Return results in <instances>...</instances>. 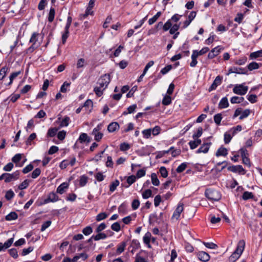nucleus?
Instances as JSON below:
<instances>
[{
    "mask_svg": "<svg viewBox=\"0 0 262 262\" xmlns=\"http://www.w3.org/2000/svg\"><path fill=\"white\" fill-rule=\"evenodd\" d=\"M110 81L111 77L109 74H104L100 76L97 82L98 85L94 89V92L98 97L103 95V91L107 88Z\"/></svg>",
    "mask_w": 262,
    "mask_h": 262,
    "instance_id": "1",
    "label": "nucleus"
},
{
    "mask_svg": "<svg viewBox=\"0 0 262 262\" xmlns=\"http://www.w3.org/2000/svg\"><path fill=\"white\" fill-rule=\"evenodd\" d=\"M205 194L208 199L212 201H218L221 198L220 192L212 188L206 189Z\"/></svg>",
    "mask_w": 262,
    "mask_h": 262,
    "instance_id": "2",
    "label": "nucleus"
},
{
    "mask_svg": "<svg viewBox=\"0 0 262 262\" xmlns=\"http://www.w3.org/2000/svg\"><path fill=\"white\" fill-rule=\"evenodd\" d=\"M248 90L247 86H244L243 84H236L233 89V92L235 94L244 95L247 93Z\"/></svg>",
    "mask_w": 262,
    "mask_h": 262,
    "instance_id": "3",
    "label": "nucleus"
},
{
    "mask_svg": "<svg viewBox=\"0 0 262 262\" xmlns=\"http://www.w3.org/2000/svg\"><path fill=\"white\" fill-rule=\"evenodd\" d=\"M102 125L101 124H99L94 128L92 134L95 137V140L97 142H99L101 140L103 137V134L100 132V130L101 129Z\"/></svg>",
    "mask_w": 262,
    "mask_h": 262,
    "instance_id": "4",
    "label": "nucleus"
},
{
    "mask_svg": "<svg viewBox=\"0 0 262 262\" xmlns=\"http://www.w3.org/2000/svg\"><path fill=\"white\" fill-rule=\"evenodd\" d=\"M184 210L183 204L179 203L172 216V219L178 220L180 216L181 213Z\"/></svg>",
    "mask_w": 262,
    "mask_h": 262,
    "instance_id": "5",
    "label": "nucleus"
},
{
    "mask_svg": "<svg viewBox=\"0 0 262 262\" xmlns=\"http://www.w3.org/2000/svg\"><path fill=\"white\" fill-rule=\"evenodd\" d=\"M59 200L58 196L54 192L50 193L48 198L45 199L42 204H45L50 202H55Z\"/></svg>",
    "mask_w": 262,
    "mask_h": 262,
    "instance_id": "6",
    "label": "nucleus"
},
{
    "mask_svg": "<svg viewBox=\"0 0 262 262\" xmlns=\"http://www.w3.org/2000/svg\"><path fill=\"white\" fill-rule=\"evenodd\" d=\"M228 169L233 172H238L241 174H245L246 173V170L243 168L242 165H233L229 166Z\"/></svg>",
    "mask_w": 262,
    "mask_h": 262,
    "instance_id": "7",
    "label": "nucleus"
},
{
    "mask_svg": "<svg viewBox=\"0 0 262 262\" xmlns=\"http://www.w3.org/2000/svg\"><path fill=\"white\" fill-rule=\"evenodd\" d=\"M19 171H16L12 173H7V177L5 178V182L9 183L12 181L17 180L19 178Z\"/></svg>",
    "mask_w": 262,
    "mask_h": 262,
    "instance_id": "8",
    "label": "nucleus"
},
{
    "mask_svg": "<svg viewBox=\"0 0 262 262\" xmlns=\"http://www.w3.org/2000/svg\"><path fill=\"white\" fill-rule=\"evenodd\" d=\"M223 78L222 76H217L213 81V83L209 88V91L210 92L215 90L218 85H220L222 81Z\"/></svg>",
    "mask_w": 262,
    "mask_h": 262,
    "instance_id": "9",
    "label": "nucleus"
},
{
    "mask_svg": "<svg viewBox=\"0 0 262 262\" xmlns=\"http://www.w3.org/2000/svg\"><path fill=\"white\" fill-rule=\"evenodd\" d=\"M71 25L70 23H66L64 27V31L62 35V42L64 44L66 42L67 38L69 36V28Z\"/></svg>",
    "mask_w": 262,
    "mask_h": 262,
    "instance_id": "10",
    "label": "nucleus"
},
{
    "mask_svg": "<svg viewBox=\"0 0 262 262\" xmlns=\"http://www.w3.org/2000/svg\"><path fill=\"white\" fill-rule=\"evenodd\" d=\"M222 48L220 46L216 47L212 49L211 51L208 54V58L209 59H212L219 55L220 53Z\"/></svg>",
    "mask_w": 262,
    "mask_h": 262,
    "instance_id": "11",
    "label": "nucleus"
},
{
    "mask_svg": "<svg viewBox=\"0 0 262 262\" xmlns=\"http://www.w3.org/2000/svg\"><path fill=\"white\" fill-rule=\"evenodd\" d=\"M196 12L195 11H191L189 15H188V19L186 20L183 23V28H187L192 21V20L195 18L196 16Z\"/></svg>",
    "mask_w": 262,
    "mask_h": 262,
    "instance_id": "12",
    "label": "nucleus"
},
{
    "mask_svg": "<svg viewBox=\"0 0 262 262\" xmlns=\"http://www.w3.org/2000/svg\"><path fill=\"white\" fill-rule=\"evenodd\" d=\"M211 144V142L204 143L202 145V146L196 150L197 154H200L201 152L207 153L208 151V150L210 147Z\"/></svg>",
    "mask_w": 262,
    "mask_h": 262,
    "instance_id": "13",
    "label": "nucleus"
},
{
    "mask_svg": "<svg viewBox=\"0 0 262 262\" xmlns=\"http://www.w3.org/2000/svg\"><path fill=\"white\" fill-rule=\"evenodd\" d=\"M13 242L14 238L12 237L6 241L4 244L2 243H0V252L9 248L12 245Z\"/></svg>",
    "mask_w": 262,
    "mask_h": 262,
    "instance_id": "14",
    "label": "nucleus"
},
{
    "mask_svg": "<svg viewBox=\"0 0 262 262\" xmlns=\"http://www.w3.org/2000/svg\"><path fill=\"white\" fill-rule=\"evenodd\" d=\"M69 184L67 182H63L57 188L56 192L59 194L64 193L68 188Z\"/></svg>",
    "mask_w": 262,
    "mask_h": 262,
    "instance_id": "15",
    "label": "nucleus"
},
{
    "mask_svg": "<svg viewBox=\"0 0 262 262\" xmlns=\"http://www.w3.org/2000/svg\"><path fill=\"white\" fill-rule=\"evenodd\" d=\"M198 258L202 261H207L210 259L209 255L205 252L201 251L197 254Z\"/></svg>",
    "mask_w": 262,
    "mask_h": 262,
    "instance_id": "16",
    "label": "nucleus"
},
{
    "mask_svg": "<svg viewBox=\"0 0 262 262\" xmlns=\"http://www.w3.org/2000/svg\"><path fill=\"white\" fill-rule=\"evenodd\" d=\"M119 129V125L117 122L111 123L107 127V130L110 133H113Z\"/></svg>",
    "mask_w": 262,
    "mask_h": 262,
    "instance_id": "17",
    "label": "nucleus"
},
{
    "mask_svg": "<svg viewBox=\"0 0 262 262\" xmlns=\"http://www.w3.org/2000/svg\"><path fill=\"white\" fill-rule=\"evenodd\" d=\"M245 241L243 239L240 240L238 243L237 246L235 251L238 252V253H239V254H242L245 249Z\"/></svg>",
    "mask_w": 262,
    "mask_h": 262,
    "instance_id": "18",
    "label": "nucleus"
},
{
    "mask_svg": "<svg viewBox=\"0 0 262 262\" xmlns=\"http://www.w3.org/2000/svg\"><path fill=\"white\" fill-rule=\"evenodd\" d=\"M89 257V255L85 252L77 254L73 257V262H77L79 258L83 260H85Z\"/></svg>",
    "mask_w": 262,
    "mask_h": 262,
    "instance_id": "19",
    "label": "nucleus"
},
{
    "mask_svg": "<svg viewBox=\"0 0 262 262\" xmlns=\"http://www.w3.org/2000/svg\"><path fill=\"white\" fill-rule=\"evenodd\" d=\"M228 155V150L225 147H224L223 146H221L220 147L216 154L215 155L217 157L220 156H224L226 157Z\"/></svg>",
    "mask_w": 262,
    "mask_h": 262,
    "instance_id": "20",
    "label": "nucleus"
},
{
    "mask_svg": "<svg viewBox=\"0 0 262 262\" xmlns=\"http://www.w3.org/2000/svg\"><path fill=\"white\" fill-rule=\"evenodd\" d=\"M229 106V102L226 97H223L219 102V108L220 109L227 108Z\"/></svg>",
    "mask_w": 262,
    "mask_h": 262,
    "instance_id": "21",
    "label": "nucleus"
},
{
    "mask_svg": "<svg viewBox=\"0 0 262 262\" xmlns=\"http://www.w3.org/2000/svg\"><path fill=\"white\" fill-rule=\"evenodd\" d=\"M193 141H190L189 142V145L190 146V148L191 149H194L196 148L199 145L201 144V139H194Z\"/></svg>",
    "mask_w": 262,
    "mask_h": 262,
    "instance_id": "22",
    "label": "nucleus"
},
{
    "mask_svg": "<svg viewBox=\"0 0 262 262\" xmlns=\"http://www.w3.org/2000/svg\"><path fill=\"white\" fill-rule=\"evenodd\" d=\"M126 246V243L124 242L119 244L116 250V255H118L122 253L124 251Z\"/></svg>",
    "mask_w": 262,
    "mask_h": 262,
    "instance_id": "23",
    "label": "nucleus"
},
{
    "mask_svg": "<svg viewBox=\"0 0 262 262\" xmlns=\"http://www.w3.org/2000/svg\"><path fill=\"white\" fill-rule=\"evenodd\" d=\"M18 215L15 212H11L5 216V220L8 221L15 220L17 219Z\"/></svg>",
    "mask_w": 262,
    "mask_h": 262,
    "instance_id": "24",
    "label": "nucleus"
},
{
    "mask_svg": "<svg viewBox=\"0 0 262 262\" xmlns=\"http://www.w3.org/2000/svg\"><path fill=\"white\" fill-rule=\"evenodd\" d=\"M151 180L152 185L158 186L160 185V181L158 179L157 175L156 173H152L151 174Z\"/></svg>",
    "mask_w": 262,
    "mask_h": 262,
    "instance_id": "25",
    "label": "nucleus"
},
{
    "mask_svg": "<svg viewBox=\"0 0 262 262\" xmlns=\"http://www.w3.org/2000/svg\"><path fill=\"white\" fill-rule=\"evenodd\" d=\"M55 15V10L54 8L51 7L48 14V20L50 23H52L54 19Z\"/></svg>",
    "mask_w": 262,
    "mask_h": 262,
    "instance_id": "26",
    "label": "nucleus"
},
{
    "mask_svg": "<svg viewBox=\"0 0 262 262\" xmlns=\"http://www.w3.org/2000/svg\"><path fill=\"white\" fill-rule=\"evenodd\" d=\"M244 100V98L243 97L233 96L230 99L231 103H240L243 102Z\"/></svg>",
    "mask_w": 262,
    "mask_h": 262,
    "instance_id": "27",
    "label": "nucleus"
},
{
    "mask_svg": "<svg viewBox=\"0 0 262 262\" xmlns=\"http://www.w3.org/2000/svg\"><path fill=\"white\" fill-rule=\"evenodd\" d=\"M78 140L80 143H83L86 141L88 143L90 142V139L89 138L88 135L85 133H81Z\"/></svg>",
    "mask_w": 262,
    "mask_h": 262,
    "instance_id": "28",
    "label": "nucleus"
},
{
    "mask_svg": "<svg viewBox=\"0 0 262 262\" xmlns=\"http://www.w3.org/2000/svg\"><path fill=\"white\" fill-rule=\"evenodd\" d=\"M209 48L204 47L199 51L198 50H193V52L194 53L198 56H199L206 53L209 51Z\"/></svg>",
    "mask_w": 262,
    "mask_h": 262,
    "instance_id": "29",
    "label": "nucleus"
},
{
    "mask_svg": "<svg viewBox=\"0 0 262 262\" xmlns=\"http://www.w3.org/2000/svg\"><path fill=\"white\" fill-rule=\"evenodd\" d=\"M57 131L58 128L56 127L50 128L48 131L47 136L48 137H53L56 135Z\"/></svg>",
    "mask_w": 262,
    "mask_h": 262,
    "instance_id": "30",
    "label": "nucleus"
},
{
    "mask_svg": "<svg viewBox=\"0 0 262 262\" xmlns=\"http://www.w3.org/2000/svg\"><path fill=\"white\" fill-rule=\"evenodd\" d=\"M107 237V235L106 234L104 233H98L96 235H93L92 238H94L95 241H99L100 239H105Z\"/></svg>",
    "mask_w": 262,
    "mask_h": 262,
    "instance_id": "31",
    "label": "nucleus"
},
{
    "mask_svg": "<svg viewBox=\"0 0 262 262\" xmlns=\"http://www.w3.org/2000/svg\"><path fill=\"white\" fill-rule=\"evenodd\" d=\"M262 57V50L251 53L250 54V58L251 59H256L258 57Z\"/></svg>",
    "mask_w": 262,
    "mask_h": 262,
    "instance_id": "32",
    "label": "nucleus"
},
{
    "mask_svg": "<svg viewBox=\"0 0 262 262\" xmlns=\"http://www.w3.org/2000/svg\"><path fill=\"white\" fill-rule=\"evenodd\" d=\"M198 56L192 52V54L191 55V62H190V66L191 67H194L196 66L197 63H198V61H197V58H198Z\"/></svg>",
    "mask_w": 262,
    "mask_h": 262,
    "instance_id": "33",
    "label": "nucleus"
},
{
    "mask_svg": "<svg viewBox=\"0 0 262 262\" xmlns=\"http://www.w3.org/2000/svg\"><path fill=\"white\" fill-rule=\"evenodd\" d=\"M119 181L118 180H116L110 185V191L112 192H114L116 190L117 187L119 186Z\"/></svg>",
    "mask_w": 262,
    "mask_h": 262,
    "instance_id": "34",
    "label": "nucleus"
},
{
    "mask_svg": "<svg viewBox=\"0 0 262 262\" xmlns=\"http://www.w3.org/2000/svg\"><path fill=\"white\" fill-rule=\"evenodd\" d=\"M88 178L85 175L80 177L79 180V185L81 187L84 186L88 182Z\"/></svg>",
    "mask_w": 262,
    "mask_h": 262,
    "instance_id": "35",
    "label": "nucleus"
},
{
    "mask_svg": "<svg viewBox=\"0 0 262 262\" xmlns=\"http://www.w3.org/2000/svg\"><path fill=\"white\" fill-rule=\"evenodd\" d=\"M39 35V34L38 33L33 32L31 35L29 42L33 44H35L38 40V36Z\"/></svg>",
    "mask_w": 262,
    "mask_h": 262,
    "instance_id": "36",
    "label": "nucleus"
},
{
    "mask_svg": "<svg viewBox=\"0 0 262 262\" xmlns=\"http://www.w3.org/2000/svg\"><path fill=\"white\" fill-rule=\"evenodd\" d=\"M142 196L144 199H147L152 196V191L150 189H146L142 193Z\"/></svg>",
    "mask_w": 262,
    "mask_h": 262,
    "instance_id": "37",
    "label": "nucleus"
},
{
    "mask_svg": "<svg viewBox=\"0 0 262 262\" xmlns=\"http://www.w3.org/2000/svg\"><path fill=\"white\" fill-rule=\"evenodd\" d=\"M259 68V64L256 62H252L248 66V68L250 71L258 69Z\"/></svg>",
    "mask_w": 262,
    "mask_h": 262,
    "instance_id": "38",
    "label": "nucleus"
},
{
    "mask_svg": "<svg viewBox=\"0 0 262 262\" xmlns=\"http://www.w3.org/2000/svg\"><path fill=\"white\" fill-rule=\"evenodd\" d=\"M136 108H137V105L133 104L130 106H129L127 108V112L125 111L123 113V115H127L128 114H131L135 111Z\"/></svg>",
    "mask_w": 262,
    "mask_h": 262,
    "instance_id": "39",
    "label": "nucleus"
},
{
    "mask_svg": "<svg viewBox=\"0 0 262 262\" xmlns=\"http://www.w3.org/2000/svg\"><path fill=\"white\" fill-rule=\"evenodd\" d=\"M241 254H239L238 252L234 251L232 254L229 257V261L231 262H234L236 260H237L241 256Z\"/></svg>",
    "mask_w": 262,
    "mask_h": 262,
    "instance_id": "40",
    "label": "nucleus"
},
{
    "mask_svg": "<svg viewBox=\"0 0 262 262\" xmlns=\"http://www.w3.org/2000/svg\"><path fill=\"white\" fill-rule=\"evenodd\" d=\"M254 197L253 193L251 192L245 191L244 192L242 198L244 200H247L250 199H252Z\"/></svg>",
    "mask_w": 262,
    "mask_h": 262,
    "instance_id": "41",
    "label": "nucleus"
},
{
    "mask_svg": "<svg viewBox=\"0 0 262 262\" xmlns=\"http://www.w3.org/2000/svg\"><path fill=\"white\" fill-rule=\"evenodd\" d=\"M187 167V163L186 162L182 163L176 169V171L178 173L182 172L184 171Z\"/></svg>",
    "mask_w": 262,
    "mask_h": 262,
    "instance_id": "42",
    "label": "nucleus"
},
{
    "mask_svg": "<svg viewBox=\"0 0 262 262\" xmlns=\"http://www.w3.org/2000/svg\"><path fill=\"white\" fill-rule=\"evenodd\" d=\"M142 133L144 138L148 139L150 137L151 135V128L144 129Z\"/></svg>",
    "mask_w": 262,
    "mask_h": 262,
    "instance_id": "43",
    "label": "nucleus"
},
{
    "mask_svg": "<svg viewBox=\"0 0 262 262\" xmlns=\"http://www.w3.org/2000/svg\"><path fill=\"white\" fill-rule=\"evenodd\" d=\"M151 237V234L150 232H147L143 237V242L146 245H148L150 246L149 243Z\"/></svg>",
    "mask_w": 262,
    "mask_h": 262,
    "instance_id": "44",
    "label": "nucleus"
},
{
    "mask_svg": "<svg viewBox=\"0 0 262 262\" xmlns=\"http://www.w3.org/2000/svg\"><path fill=\"white\" fill-rule=\"evenodd\" d=\"M257 96L254 94L248 95L247 96V99L251 103H254L257 102Z\"/></svg>",
    "mask_w": 262,
    "mask_h": 262,
    "instance_id": "45",
    "label": "nucleus"
},
{
    "mask_svg": "<svg viewBox=\"0 0 262 262\" xmlns=\"http://www.w3.org/2000/svg\"><path fill=\"white\" fill-rule=\"evenodd\" d=\"M214 121L215 123L219 125L221 124V120L222 119V114L220 113L215 115L213 117Z\"/></svg>",
    "mask_w": 262,
    "mask_h": 262,
    "instance_id": "46",
    "label": "nucleus"
},
{
    "mask_svg": "<svg viewBox=\"0 0 262 262\" xmlns=\"http://www.w3.org/2000/svg\"><path fill=\"white\" fill-rule=\"evenodd\" d=\"M234 73L238 74H245L247 73V71L241 68L233 67Z\"/></svg>",
    "mask_w": 262,
    "mask_h": 262,
    "instance_id": "47",
    "label": "nucleus"
},
{
    "mask_svg": "<svg viewBox=\"0 0 262 262\" xmlns=\"http://www.w3.org/2000/svg\"><path fill=\"white\" fill-rule=\"evenodd\" d=\"M21 154H17L12 158V161L17 164L21 160Z\"/></svg>",
    "mask_w": 262,
    "mask_h": 262,
    "instance_id": "48",
    "label": "nucleus"
},
{
    "mask_svg": "<svg viewBox=\"0 0 262 262\" xmlns=\"http://www.w3.org/2000/svg\"><path fill=\"white\" fill-rule=\"evenodd\" d=\"M130 148V146L127 143L124 142L120 145V149L123 151L128 150Z\"/></svg>",
    "mask_w": 262,
    "mask_h": 262,
    "instance_id": "49",
    "label": "nucleus"
},
{
    "mask_svg": "<svg viewBox=\"0 0 262 262\" xmlns=\"http://www.w3.org/2000/svg\"><path fill=\"white\" fill-rule=\"evenodd\" d=\"M107 214L105 212H101L96 216V221L98 222L105 219L107 217Z\"/></svg>",
    "mask_w": 262,
    "mask_h": 262,
    "instance_id": "50",
    "label": "nucleus"
},
{
    "mask_svg": "<svg viewBox=\"0 0 262 262\" xmlns=\"http://www.w3.org/2000/svg\"><path fill=\"white\" fill-rule=\"evenodd\" d=\"M180 28L179 24H174L171 26L170 29L169 30V33L170 34H174L175 33L178 32V30Z\"/></svg>",
    "mask_w": 262,
    "mask_h": 262,
    "instance_id": "51",
    "label": "nucleus"
},
{
    "mask_svg": "<svg viewBox=\"0 0 262 262\" xmlns=\"http://www.w3.org/2000/svg\"><path fill=\"white\" fill-rule=\"evenodd\" d=\"M40 173L41 170L40 169V168H36L32 172L31 177L33 179H36L40 174Z\"/></svg>",
    "mask_w": 262,
    "mask_h": 262,
    "instance_id": "52",
    "label": "nucleus"
},
{
    "mask_svg": "<svg viewBox=\"0 0 262 262\" xmlns=\"http://www.w3.org/2000/svg\"><path fill=\"white\" fill-rule=\"evenodd\" d=\"M161 176L165 178L168 176V171L164 166L161 167L159 169Z\"/></svg>",
    "mask_w": 262,
    "mask_h": 262,
    "instance_id": "53",
    "label": "nucleus"
},
{
    "mask_svg": "<svg viewBox=\"0 0 262 262\" xmlns=\"http://www.w3.org/2000/svg\"><path fill=\"white\" fill-rule=\"evenodd\" d=\"M140 204V202L139 200L135 199L132 203V208L134 210L137 209Z\"/></svg>",
    "mask_w": 262,
    "mask_h": 262,
    "instance_id": "54",
    "label": "nucleus"
},
{
    "mask_svg": "<svg viewBox=\"0 0 262 262\" xmlns=\"http://www.w3.org/2000/svg\"><path fill=\"white\" fill-rule=\"evenodd\" d=\"M7 71L8 68L6 67H4L0 70V80H3L5 78Z\"/></svg>",
    "mask_w": 262,
    "mask_h": 262,
    "instance_id": "55",
    "label": "nucleus"
},
{
    "mask_svg": "<svg viewBox=\"0 0 262 262\" xmlns=\"http://www.w3.org/2000/svg\"><path fill=\"white\" fill-rule=\"evenodd\" d=\"M172 26V24L170 19H168L164 25L163 26V29L164 31H167L170 30Z\"/></svg>",
    "mask_w": 262,
    "mask_h": 262,
    "instance_id": "56",
    "label": "nucleus"
},
{
    "mask_svg": "<svg viewBox=\"0 0 262 262\" xmlns=\"http://www.w3.org/2000/svg\"><path fill=\"white\" fill-rule=\"evenodd\" d=\"M242 129V126L240 125H237L235 127H233L231 129L232 131V136H235L237 132L241 131Z\"/></svg>",
    "mask_w": 262,
    "mask_h": 262,
    "instance_id": "57",
    "label": "nucleus"
},
{
    "mask_svg": "<svg viewBox=\"0 0 262 262\" xmlns=\"http://www.w3.org/2000/svg\"><path fill=\"white\" fill-rule=\"evenodd\" d=\"M250 114V111L249 109H246L244 110L243 112H242L241 115L240 116L239 119L240 120H243V119L247 118Z\"/></svg>",
    "mask_w": 262,
    "mask_h": 262,
    "instance_id": "58",
    "label": "nucleus"
},
{
    "mask_svg": "<svg viewBox=\"0 0 262 262\" xmlns=\"http://www.w3.org/2000/svg\"><path fill=\"white\" fill-rule=\"evenodd\" d=\"M93 232L92 228L91 226H87L83 229L82 233L85 235H89L91 234Z\"/></svg>",
    "mask_w": 262,
    "mask_h": 262,
    "instance_id": "59",
    "label": "nucleus"
},
{
    "mask_svg": "<svg viewBox=\"0 0 262 262\" xmlns=\"http://www.w3.org/2000/svg\"><path fill=\"white\" fill-rule=\"evenodd\" d=\"M71 83L65 81L60 88V92L66 93L67 92V88L69 87Z\"/></svg>",
    "mask_w": 262,
    "mask_h": 262,
    "instance_id": "60",
    "label": "nucleus"
},
{
    "mask_svg": "<svg viewBox=\"0 0 262 262\" xmlns=\"http://www.w3.org/2000/svg\"><path fill=\"white\" fill-rule=\"evenodd\" d=\"M70 119L69 117H65L61 121V123H60V126L61 127H63V126H67L69 124V122H70Z\"/></svg>",
    "mask_w": 262,
    "mask_h": 262,
    "instance_id": "61",
    "label": "nucleus"
},
{
    "mask_svg": "<svg viewBox=\"0 0 262 262\" xmlns=\"http://www.w3.org/2000/svg\"><path fill=\"white\" fill-rule=\"evenodd\" d=\"M93 101L91 99H88L82 105L83 107H85L86 109L89 108H92L93 107Z\"/></svg>",
    "mask_w": 262,
    "mask_h": 262,
    "instance_id": "62",
    "label": "nucleus"
},
{
    "mask_svg": "<svg viewBox=\"0 0 262 262\" xmlns=\"http://www.w3.org/2000/svg\"><path fill=\"white\" fill-rule=\"evenodd\" d=\"M171 102V97L169 96H165L162 100V104L165 105H168Z\"/></svg>",
    "mask_w": 262,
    "mask_h": 262,
    "instance_id": "63",
    "label": "nucleus"
},
{
    "mask_svg": "<svg viewBox=\"0 0 262 262\" xmlns=\"http://www.w3.org/2000/svg\"><path fill=\"white\" fill-rule=\"evenodd\" d=\"M33 165L32 164H29V165H28L27 166H26L22 170V172L24 173V174H26V173H28L29 172L31 171V170H32V169H33Z\"/></svg>",
    "mask_w": 262,
    "mask_h": 262,
    "instance_id": "64",
    "label": "nucleus"
}]
</instances>
